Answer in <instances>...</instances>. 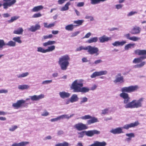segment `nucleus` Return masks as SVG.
<instances>
[{"mask_svg": "<svg viewBox=\"0 0 146 146\" xmlns=\"http://www.w3.org/2000/svg\"><path fill=\"white\" fill-rule=\"evenodd\" d=\"M85 18L86 19H90V20L91 21H93L94 20V19L93 17L88 15H86Z\"/></svg>", "mask_w": 146, "mask_h": 146, "instance_id": "49", "label": "nucleus"}, {"mask_svg": "<svg viewBox=\"0 0 146 146\" xmlns=\"http://www.w3.org/2000/svg\"><path fill=\"white\" fill-rule=\"evenodd\" d=\"M80 33L79 31H76L75 33H73L71 35V36L72 37H73L76 36L78 34Z\"/></svg>", "mask_w": 146, "mask_h": 146, "instance_id": "54", "label": "nucleus"}, {"mask_svg": "<svg viewBox=\"0 0 146 146\" xmlns=\"http://www.w3.org/2000/svg\"><path fill=\"white\" fill-rule=\"evenodd\" d=\"M139 124L138 121L134 123L124 125L123 127H118L115 129H112L110 131V132L114 134H119L123 133L122 129H128L129 128L137 126Z\"/></svg>", "mask_w": 146, "mask_h": 146, "instance_id": "4", "label": "nucleus"}, {"mask_svg": "<svg viewBox=\"0 0 146 146\" xmlns=\"http://www.w3.org/2000/svg\"><path fill=\"white\" fill-rule=\"evenodd\" d=\"M98 40V38L97 37H95L93 38H91L88 40L87 42L89 43H91L93 42H96Z\"/></svg>", "mask_w": 146, "mask_h": 146, "instance_id": "26", "label": "nucleus"}, {"mask_svg": "<svg viewBox=\"0 0 146 146\" xmlns=\"http://www.w3.org/2000/svg\"><path fill=\"white\" fill-rule=\"evenodd\" d=\"M29 73L28 72H26L17 75V76L18 78H23L29 75Z\"/></svg>", "mask_w": 146, "mask_h": 146, "instance_id": "36", "label": "nucleus"}, {"mask_svg": "<svg viewBox=\"0 0 146 146\" xmlns=\"http://www.w3.org/2000/svg\"><path fill=\"white\" fill-rule=\"evenodd\" d=\"M83 80L82 79L76 80L72 83L70 88L74 92L86 93L88 92L90 89L87 87H83Z\"/></svg>", "mask_w": 146, "mask_h": 146, "instance_id": "2", "label": "nucleus"}, {"mask_svg": "<svg viewBox=\"0 0 146 146\" xmlns=\"http://www.w3.org/2000/svg\"><path fill=\"white\" fill-rule=\"evenodd\" d=\"M108 73V71L106 70L95 72L93 73L91 75L90 77L91 78H94L96 76L106 75Z\"/></svg>", "mask_w": 146, "mask_h": 146, "instance_id": "9", "label": "nucleus"}, {"mask_svg": "<svg viewBox=\"0 0 146 146\" xmlns=\"http://www.w3.org/2000/svg\"><path fill=\"white\" fill-rule=\"evenodd\" d=\"M81 100L80 102V104H82L87 102L88 100V99L86 97H83L82 98H81Z\"/></svg>", "mask_w": 146, "mask_h": 146, "instance_id": "38", "label": "nucleus"}, {"mask_svg": "<svg viewBox=\"0 0 146 146\" xmlns=\"http://www.w3.org/2000/svg\"><path fill=\"white\" fill-rule=\"evenodd\" d=\"M19 18V17L16 16L12 17L11 19L8 20V21L9 23H11L17 20Z\"/></svg>", "mask_w": 146, "mask_h": 146, "instance_id": "34", "label": "nucleus"}, {"mask_svg": "<svg viewBox=\"0 0 146 146\" xmlns=\"http://www.w3.org/2000/svg\"><path fill=\"white\" fill-rule=\"evenodd\" d=\"M97 87V86L96 85H94L91 87L90 90H94Z\"/></svg>", "mask_w": 146, "mask_h": 146, "instance_id": "60", "label": "nucleus"}, {"mask_svg": "<svg viewBox=\"0 0 146 146\" xmlns=\"http://www.w3.org/2000/svg\"><path fill=\"white\" fill-rule=\"evenodd\" d=\"M127 43L126 40H123L120 42L119 41H116L112 43V45L115 46H123Z\"/></svg>", "mask_w": 146, "mask_h": 146, "instance_id": "19", "label": "nucleus"}, {"mask_svg": "<svg viewBox=\"0 0 146 146\" xmlns=\"http://www.w3.org/2000/svg\"><path fill=\"white\" fill-rule=\"evenodd\" d=\"M64 132L62 130H59L57 132V134L58 135H60L63 134Z\"/></svg>", "mask_w": 146, "mask_h": 146, "instance_id": "62", "label": "nucleus"}, {"mask_svg": "<svg viewBox=\"0 0 146 146\" xmlns=\"http://www.w3.org/2000/svg\"><path fill=\"white\" fill-rule=\"evenodd\" d=\"M71 145L68 142L64 141L62 143H59L55 145V146H70Z\"/></svg>", "mask_w": 146, "mask_h": 146, "instance_id": "30", "label": "nucleus"}, {"mask_svg": "<svg viewBox=\"0 0 146 146\" xmlns=\"http://www.w3.org/2000/svg\"><path fill=\"white\" fill-rule=\"evenodd\" d=\"M135 53L140 56L146 55V50L137 49L134 51Z\"/></svg>", "mask_w": 146, "mask_h": 146, "instance_id": "18", "label": "nucleus"}, {"mask_svg": "<svg viewBox=\"0 0 146 146\" xmlns=\"http://www.w3.org/2000/svg\"><path fill=\"white\" fill-rule=\"evenodd\" d=\"M70 60V57L68 54H65L59 58L58 64L62 70H65L67 69L69 64Z\"/></svg>", "mask_w": 146, "mask_h": 146, "instance_id": "5", "label": "nucleus"}, {"mask_svg": "<svg viewBox=\"0 0 146 146\" xmlns=\"http://www.w3.org/2000/svg\"><path fill=\"white\" fill-rule=\"evenodd\" d=\"M43 7L42 5L37 6V11L42 9Z\"/></svg>", "mask_w": 146, "mask_h": 146, "instance_id": "59", "label": "nucleus"}, {"mask_svg": "<svg viewBox=\"0 0 146 146\" xmlns=\"http://www.w3.org/2000/svg\"><path fill=\"white\" fill-rule=\"evenodd\" d=\"M82 60L83 62H86L88 61L86 58L84 57L82 58Z\"/></svg>", "mask_w": 146, "mask_h": 146, "instance_id": "57", "label": "nucleus"}, {"mask_svg": "<svg viewBox=\"0 0 146 146\" xmlns=\"http://www.w3.org/2000/svg\"><path fill=\"white\" fill-rule=\"evenodd\" d=\"M109 108L105 109L102 110V114L103 115H106L109 112Z\"/></svg>", "mask_w": 146, "mask_h": 146, "instance_id": "40", "label": "nucleus"}, {"mask_svg": "<svg viewBox=\"0 0 146 146\" xmlns=\"http://www.w3.org/2000/svg\"><path fill=\"white\" fill-rule=\"evenodd\" d=\"M84 2H81L78 3L77 5L78 7H82L84 6Z\"/></svg>", "mask_w": 146, "mask_h": 146, "instance_id": "52", "label": "nucleus"}, {"mask_svg": "<svg viewBox=\"0 0 146 146\" xmlns=\"http://www.w3.org/2000/svg\"><path fill=\"white\" fill-rule=\"evenodd\" d=\"M31 99L32 100H36V96L34 95V96H31Z\"/></svg>", "mask_w": 146, "mask_h": 146, "instance_id": "61", "label": "nucleus"}, {"mask_svg": "<svg viewBox=\"0 0 146 146\" xmlns=\"http://www.w3.org/2000/svg\"><path fill=\"white\" fill-rule=\"evenodd\" d=\"M146 58V57L145 56H141L139 58H135L133 61V63H137L140 62L142 59Z\"/></svg>", "mask_w": 146, "mask_h": 146, "instance_id": "23", "label": "nucleus"}, {"mask_svg": "<svg viewBox=\"0 0 146 146\" xmlns=\"http://www.w3.org/2000/svg\"><path fill=\"white\" fill-rule=\"evenodd\" d=\"M44 97V95L43 94H40V95L37 96V100H39Z\"/></svg>", "mask_w": 146, "mask_h": 146, "instance_id": "47", "label": "nucleus"}, {"mask_svg": "<svg viewBox=\"0 0 146 146\" xmlns=\"http://www.w3.org/2000/svg\"><path fill=\"white\" fill-rule=\"evenodd\" d=\"M107 143L105 141L99 142L96 141L94 143L88 146H106Z\"/></svg>", "mask_w": 146, "mask_h": 146, "instance_id": "16", "label": "nucleus"}, {"mask_svg": "<svg viewBox=\"0 0 146 146\" xmlns=\"http://www.w3.org/2000/svg\"><path fill=\"white\" fill-rule=\"evenodd\" d=\"M126 135L131 138L132 137H134L135 136L134 134L133 133H126Z\"/></svg>", "mask_w": 146, "mask_h": 146, "instance_id": "44", "label": "nucleus"}, {"mask_svg": "<svg viewBox=\"0 0 146 146\" xmlns=\"http://www.w3.org/2000/svg\"><path fill=\"white\" fill-rule=\"evenodd\" d=\"M54 26V23H50L48 25V28H51V27H53Z\"/></svg>", "mask_w": 146, "mask_h": 146, "instance_id": "64", "label": "nucleus"}, {"mask_svg": "<svg viewBox=\"0 0 146 146\" xmlns=\"http://www.w3.org/2000/svg\"><path fill=\"white\" fill-rule=\"evenodd\" d=\"M56 43V42L55 41L48 40L47 42L43 43L42 45L44 47H46L48 46H48L47 48L45 49L41 47H38V48L37 51L43 53L52 52L55 49V46L53 45Z\"/></svg>", "mask_w": 146, "mask_h": 146, "instance_id": "3", "label": "nucleus"}, {"mask_svg": "<svg viewBox=\"0 0 146 146\" xmlns=\"http://www.w3.org/2000/svg\"><path fill=\"white\" fill-rule=\"evenodd\" d=\"M74 127L79 131L86 129L88 128V127L85 124L81 123H79L75 124L74 126Z\"/></svg>", "mask_w": 146, "mask_h": 146, "instance_id": "10", "label": "nucleus"}, {"mask_svg": "<svg viewBox=\"0 0 146 146\" xmlns=\"http://www.w3.org/2000/svg\"><path fill=\"white\" fill-rule=\"evenodd\" d=\"M141 28L138 26H135L131 29V34L135 35L139 34L141 31Z\"/></svg>", "mask_w": 146, "mask_h": 146, "instance_id": "12", "label": "nucleus"}, {"mask_svg": "<svg viewBox=\"0 0 146 146\" xmlns=\"http://www.w3.org/2000/svg\"><path fill=\"white\" fill-rule=\"evenodd\" d=\"M86 50L91 55L96 54V56L99 54L98 48L95 46H87Z\"/></svg>", "mask_w": 146, "mask_h": 146, "instance_id": "8", "label": "nucleus"}, {"mask_svg": "<svg viewBox=\"0 0 146 146\" xmlns=\"http://www.w3.org/2000/svg\"><path fill=\"white\" fill-rule=\"evenodd\" d=\"M103 61L101 60L98 59L96 60L94 62L92 63L91 62H89V64H91L92 66H96L97 65L101 63Z\"/></svg>", "mask_w": 146, "mask_h": 146, "instance_id": "28", "label": "nucleus"}, {"mask_svg": "<svg viewBox=\"0 0 146 146\" xmlns=\"http://www.w3.org/2000/svg\"><path fill=\"white\" fill-rule=\"evenodd\" d=\"M124 82L123 77V76H121V73H119L116 76L115 79L114 81V82L115 83L119 82L122 83Z\"/></svg>", "mask_w": 146, "mask_h": 146, "instance_id": "13", "label": "nucleus"}, {"mask_svg": "<svg viewBox=\"0 0 146 146\" xmlns=\"http://www.w3.org/2000/svg\"><path fill=\"white\" fill-rule=\"evenodd\" d=\"M71 5V3L70 2L67 3L64 5L60 9L61 11H67L69 9V6Z\"/></svg>", "mask_w": 146, "mask_h": 146, "instance_id": "24", "label": "nucleus"}, {"mask_svg": "<svg viewBox=\"0 0 146 146\" xmlns=\"http://www.w3.org/2000/svg\"><path fill=\"white\" fill-rule=\"evenodd\" d=\"M99 39L100 42L102 43L111 40L112 39L111 37H108L105 35H103L102 36L100 37Z\"/></svg>", "mask_w": 146, "mask_h": 146, "instance_id": "15", "label": "nucleus"}, {"mask_svg": "<svg viewBox=\"0 0 146 146\" xmlns=\"http://www.w3.org/2000/svg\"><path fill=\"white\" fill-rule=\"evenodd\" d=\"M52 76L53 77L56 78L58 76V74L57 73H54L52 74Z\"/></svg>", "mask_w": 146, "mask_h": 146, "instance_id": "63", "label": "nucleus"}, {"mask_svg": "<svg viewBox=\"0 0 146 146\" xmlns=\"http://www.w3.org/2000/svg\"><path fill=\"white\" fill-rule=\"evenodd\" d=\"M77 25H73L71 24L66 25L65 27V29L66 30L68 31H72L73 30L74 28V27H77Z\"/></svg>", "mask_w": 146, "mask_h": 146, "instance_id": "20", "label": "nucleus"}, {"mask_svg": "<svg viewBox=\"0 0 146 146\" xmlns=\"http://www.w3.org/2000/svg\"><path fill=\"white\" fill-rule=\"evenodd\" d=\"M52 82V80H46L43 81L42 82V84H50V83H51Z\"/></svg>", "mask_w": 146, "mask_h": 146, "instance_id": "48", "label": "nucleus"}, {"mask_svg": "<svg viewBox=\"0 0 146 146\" xmlns=\"http://www.w3.org/2000/svg\"><path fill=\"white\" fill-rule=\"evenodd\" d=\"M100 133V131L97 130H90L87 131H84L78 133V134L79 135L78 137V138H82L85 134L88 137H92L95 134L98 135Z\"/></svg>", "mask_w": 146, "mask_h": 146, "instance_id": "6", "label": "nucleus"}, {"mask_svg": "<svg viewBox=\"0 0 146 146\" xmlns=\"http://www.w3.org/2000/svg\"><path fill=\"white\" fill-rule=\"evenodd\" d=\"M13 40L19 43H22V41L21 40L20 37L19 36L14 37L13 38Z\"/></svg>", "mask_w": 146, "mask_h": 146, "instance_id": "37", "label": "nucleus"}, {"mask_svg": "<svg viewBox=\"0 0 146 146\" xmlns=\"http://www.w3.org/2000/svg\"><path fill=\"white\" fill-rule=\"evenodd\" d=\"M134 43H129L126 45L125 46L124 49L125 50H128L130 48H133L135 46Z\"/></svg>", "mask_w": 146, "mask_h": 146, "instance_id": "27", "label": "nucleus"}, {"mask_svg": "<svg viewBox=\"0 0 146 146\" xmlns=\"http://www.w3.org/2000/svg\"><path fill=\"white\" fill-rule=\"evenodd\" d=\"M5 46V43L3 40L0 39V48H2Z\"/></svg>", "mask_w": 146, "mask_h": 146, "instance_id": "41", "label": "nucleus"}, {"mask_svg": "<svg viewBox=\"0 0 146 146\" xmlns=\"http://www.w3.org/2000/svg\"><path fill=\"white\" fill-rule=\"evenodd\" d=\"M124 36L127 39L133 41H137L140 39V38L136 37L135 36H133L132 37L130 36V34L129 33L125 34Z\"/></svg>", "mask_w": 146, "mask_h": 146, "instance_id": "14", "label": "nucleus"}, {"mask_svg": "<svg viewBox=\"0 0 146 146\" xmlns=\"http://www.w3.org/2000/svg\"><path fill=\"white\" fill-rule=\"evenodd\" d=\"M29 143L27 141H23L19 143H14L11 146H25Z\"/></svg>", "mask_w": 146, "mask_h": 146, "instance_id": "21", "label": "nucleus"}, {"mask_svg": "<svg viewBox=\"0 0 146 146\" xmlns=\"http://www.w3.org/2000/svg\"><path fill=\"white\" fill-rule=\"evenodd\" d=\"M3 16L4 18H7L10 16L9 14L8 13H4L3 15Z\"/></svg>", "mask_w": 146, "mask_h": 146, "instance_id": "58", "label": "nucleus"}, {"mask_svg": "<svg viewBox=\"0 0 146 146\" xmlns=\"http://www.w3.org/2000/svg\"><path fill=\"white\" fill-rule=\"evenodd\" d=\"M87 46L84 47L83 46H81L77 48L76 49L77 51H80L82 50H86Z\"/></svg>", "mask_w": 146, "mask_h": 146, "instance_id": "42", "label": "nucleus"}, {"mask_svg": "<svg viewBox=\"0 0 146 146\" xmlns=\"http://www.w3.org/2000/svg\"><path fill=\"white\" fill-rule=\"evenodd\" d=\"M15 46L16 45V43L12 40L9 41L7 43H5V46Z\"/></svg>", "mask_w": 146, "mask_h": 146, "instance_id": "31", "label": "nucleus"}, {"mask_svg": "<svg viewBox=\"0 0 146 146\" xmlns=\"http://www.w3.org/2000/svg\"><path fill=\"white\" fill-rule=\"evenodd\" d=\"M60 120V119L59 116L56 118H53L50 119V121L51 122H55Z\"/></svg>", "mask_w": 146, "mask_h": 146, "instance_id": "51", "label": "nucleus"}, {"mask_svg": "<svg viewBox=\"0 0 146 146\" xmlns=\"http://www.w3.org/2000/svg\"><path fill=\"white\" fill-rule=\"evenodd\" d=\"M29 88V86L28 85L26 84L20 85L18 87V88L19 89L22 90L27 89Z\"/></svg>", "mask_w": 146, "mask_h": 146, "instance_id": "32", "label": "nucleus"}, {"mask_svg": "<svg viewBox=\"0 0 146 146\" xmlns=\"http://www.w3.org/2000/svg\"><path fill=\"white\" fill-rule=\"evenodd\" d=\"M67 0H58V4L61 5L64 3Z\"/></svg>", "mask_w": 146, "mask_h": 146, "instance_id": "55", "label": "nucleus"}, {"mask_svg": "<svg viewBox=\"0 0 146 146\" xmlns=\"http://www.w3.org/2000/svg\"><path fill=\"white\" fill-rule=\"evenodd\" d=\"M139 88L138 86H131L128 87L122 88L121 91L122 92L119 94V96L123 99L124 107L126 109L138 108L142 106V102L144 98H141L138 100H134L130 102L131 98L129 95L126 93L135 92Z\"/></svg>", "mask_w": 146, "mask_h": 146, "instance_id": "1", "label": "nucleus"}, {"mask_svg": "<svg viewBox=\"0 0 146 146\" xmlns=\"http://www.w3.org/2000/svg\"><path fill=\"white\" fill-rule=\"evenodd\" d=\"M137 13V12L135 11H131L128 13V14L127 15V16L128 17L131 16Z\"/></svg>", "mask_w": 146, "mask_h": 146, "instance_id": "45", "label": "nucleus"}, {"mask_svg": "<svg viewBox=\"0 0 146 146\" xmlns=\"http://www.w3.org/2000/svg\"><path fill=\"white\" fill-rule=\"evenodd\" d=\"M123 6V5L121 4H117L115 5V8L117 9H121Z\"/></svg>", "mask_w": 146, "mask_h": 146, "instance_id": "43", "label": "nucleus"}, {"mask_svg": "<svg viewBox=\"0 0 146 146\" xmlns=\"http://www.w3.org/2000/svg\"><path fill=\"white\" fill-rule=\"evenodd\" d=\"M23 31V29L22 28H19L18 29L15 30L13 31V33L18 35L21 34Z\"/></svg>", "mask_w": 146, "mask_h": 146, "instance_id": "29", "label": "nucleus"}, {"mask_svg": "<svg viewBox=\"0 0 146 146\" xmlns=\"http://www.w3.org/2000/svg\"><path fill=\"white\" fill-rule=\"evenodd\" d=\"M18 128L17 126V125H14L13 126H12V127L11 128H10L9 129V130L11 131H13L16 129H17Z\"/></svg>", "mask_w": 146, "mask_h": 146, "instance_id": "46", "label": "nucleus"}, {"mask_svg": "<svg viewBox=\"0 0 146 146\" xmlns=\"http://www.w3.org/2000/svg\"><path fill=\"white\" fill-rule=\"evenodd\" d=\"M60 97L62 99L69 98L70 96V94L64 91L59 92V93Z\"/></svg>", "mask_w": 146, "mask_h": 146, "instance_id": "17", "label": "nucleus"}, {"mask_svg": "<svg viewBox=\"0 0 146 146\" xmlns=\"http://www.w3.org/2000/svg\"><path fill=\"white\" fill-rule=\"evenodd\" d=\"M29 31L32 32H35L36 30V25H35V26H32L29 29Z\"/></svg>", "mask_w": 146, "mask_h": 146, "instance_id": "39", "label": "nucleus"}, {"mask_svg": "<svg viewBox=\"0 0 146 146\" xmlns=\"http://www.w3.org/2000/svg\"><path fill=\"white\" fill-rule=\"evenodd\" d=\"M78 99L77 95L76 94H74L71 97L70 101L71 103H73L77 101Z\"/></svg>", "mask_w": 146, "mask_h": 146, "instance_id": "25", "label": "nucleus"}, {"mask_svg": "<svg viewBox=\"0 0 146 146\" xmlns=\"http://www.w3.org/2000/svg\"><path fill=\"white\" fill-rule=\"evenodd\" d=\"M91 35V33L90 32H89L86 34L83 38H89Z\"/></svg>", "mask_w": 146, "mask_h": 146, "instance_id": "53", "label": "nucleus"}, {"mask_svg": "<svg viewBox=\"0 0 146 146\" xmlns=\"http://www.w3.org/2000/svg\"><path fill=\"white\" fill-rule=\"evenodd\" d=\"M74 115V114L70 115V116H69V115L68 114H64L59 116V117L60 120L64 119H68L72 117Z\"/></svg>", "mask_w": 146, "mask_h": 146, "instance_id": "22", "label": "nucleus"}, {"mask_svg": "<svg viewBox=\"0 0 146 146\" xmlns=\"http://www.w3.org/2000/svg\"><path fill=\"white\" fill-rule=\"evenodd\" d=\"M8 92V91L6 90L2 89L0 90V93H6Z\"/></svg>", "mask_w": 146, "mask_h": 146, "instance_id": "56", "label": "nucleus"}, {"mask_svg": "<svg viewBox=\"0 0 146 146\" xmlns=\"http://www.w3.org/2000/svg\"><path fill=\"white\" fill-rule=\"evenodd\" d=\"M49 115V113L46 110H45L41 114V115L43 116H46Z\"/></svg>", "mask_w": 146, "mask_h": 146, "instance_id": "50", "label": "nucleus"}, {"mask_svg": "<svg viewBox=\"0 0 146 146\" xmlns=\"http://www.w3.org/2000/svg\"><path fill=\"white\" fill-rule=\"evenodd\" d=\"M26 102V101L21 100H18L16 103H13L12 106L15 109H18L21 107Z\"/></svg>", "mask_w": 146, "mask_h": 146, "instance_id": "11", "label": "nucleus"}, {"mask_svg": "<svg viewBox=\"0 0 146 146\" xmlns=\"http://www.w3.org/2000/svg\"><path fill=\"white\" fill-rule=\"evenodd\" d=\"M84 22V21L83 20H78L77 21H74V23L75 24H76L77 25V26H78L81 25Z\"/></svg>", "mask_w": 146, "mask_h": 146, "instance_id": "35", "label": "nucleus"}, {"mask_svg": "<svg viewBox=\"0 0 146 146\" xmlns=\"http://www.w3.org/2000/svg\"><path fill=\"white\" fill-rule=\"evenodd\" d=\"M145 64V62L143 61L141 62L140 64H137L134 66V67L136 68H140L143 66Z\"/></svg>", "mask_w": 146, "mask_h": 146, "instance_id": "33", "label": "nucleus"}, {"mask_svg": "<svg viewBox=\"0 0 146 146\" xmlns=\"http://www.w3.org/2000/svg\"><path fill=\"white\" fill-rule=\"evenodd\" d=\"M80 118L83 120L88 119L87 121V123L88 125H90L95 123L98 122L97 118L95 117H92L89 115H86L80 117Z\"/></svg>", "mask_w": 146, "mask_h": 146, "instance_id": "7", "label": "nucleus"}]
</instances>
